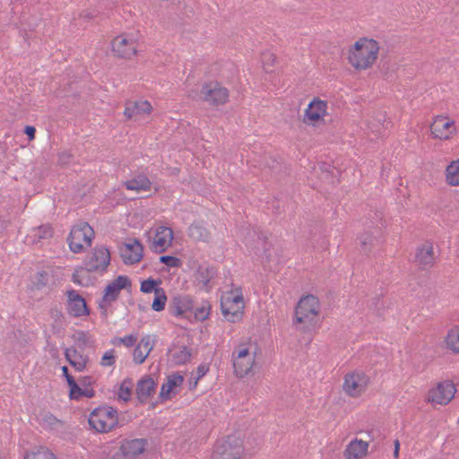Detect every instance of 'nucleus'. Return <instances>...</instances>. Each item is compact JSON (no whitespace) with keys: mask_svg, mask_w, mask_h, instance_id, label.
<instances>
[{"mask_svg":"<svg viewBox=\"0 0 459 459\" xmlns=\"http://www.w3.org/2000/svg\"><path fill=\"white\" fill-rule=\"evenodd\" d=\"M65 352H67L69 354V358H78L79 355H83L82 353L78 351L75 347L66 348L65 350Z\"/></svg>","mask_w":459,"mask_h":459,"instance_id":"052dcab7","label":"nucleus"},{"mask_svg":"<svg viewBox=\"0 0 459 459\" xmlns=\"http://www.w3.org/2000/svg\"><path fill=\"white\" fill-rule=\"evenodd\" d=\"M147 440L145 438H135L124 440L119 450L113 455V459H133L143 453Z\"/></svg>","mask_w":459,"mask_h":459,"instance_id":"9b49d317","label":"nucleus"},{"mask_svg":"<svg viewBox=\"0 0 459 459\" xmlns=\"http://www.w3.org/2000/svg\"><path fill=\"white\" fill-rule=\"evenodd\" d=\"M167 295L162 288H159L154 293V299L152 304V308L154 311L160 312L165 308L167 302Z\"/></svg>","mask_w":459,"mask_h":459,"instance_id":"f704fd0d","label":"nucleus"},{"mask_svg":"<svg viewBox=\"0 0 459 459\" xmlns=\"http://www.w3.org/2000/svg\"><path fill=\"white\" fill-rule=\"evenodd\" d=\"M184 382V377L179 373H174L168 377V384L170 387H178L181 385Z\"/></svg>","mask_w":459,"mask_h":459,"instance_id":"09e8293b","label":"nucleus"},{"mask_svg":"<svg viewBox=\"0 0 459 459\" xmlns=\"http://www.w3.org/2000/svg\"><path fill=\"white\" fill-rule=\"evenodd\" d=\"M76 342L82 351H83L87 346L93 345V342L90 341L88 334L83 331L77 332Z\"/></svg>","mask_w":459,"mask_h":459,"instance_id":"c03bdc74","label":"nucleus"},{"mask_svg":"<svg viewBox=\"0 0 459 459\" xmlns=\"http://www.w3.org/2000/svg\"><path fill=\"white\" fill-rule=\"evenodd\" d=\"M262 60H263V65H264V70L266 72H271L272 71L271 68L273 66V65L275 63L276 56L273 53H264Z\"/></svg>","mask_w":459,"mask_h":459,"instance_id":"de8ad7c7","label":"nucleus"},{"mask_svg":"<svg viewBox=\"0 0 459 459\" xmlns=\"http://www.w3.org/2000/svg\"><path fill=\"white\" fill-rule=\"evenodd\" d=\"M69 397L71 400H79L82 397V388L77 384L74 378L69 380Z\"/></svg>","mask_w":459,"mask_h":459,"instance_id":"79ce46f5","label":"nucleus"},{"mask_svg":"<svg viewBox=\"0 0 459 459\" xmlns=\"http://www.w3.org/2000/svg\"><path fill=\"white\" fill-rule=\"evenodd\" d=\"M319 169L322 172V179L330 181L333 185H335V183H339L340 180L337 179L334 181V178H337L340 176L341 172L338 170L334 166L328 164L326 162H321L319 164Z\"/></svg>","mask_w":459,"mask_h":459,"instance_id":"c756f323","label":"nucleus"},{"mask_svg":"<svg viewBox=\"0 0 459 459\" xmlns=\"http://www.w3.org/2000/svg\"><path fill=\"white\" fill-rule=\"evenodd\" d=\"M446 343L447 348L455 353H459V329H452L448 332L446 337Z\"/></svg>","mask_w":459,"mask_h":459,"instance_id":"c9c22d12","label":"nucleus"},{"mask_svg":"<svg viewBox=\"0 0 459 459\" xmlns=\"http://www.w3.org/2000/svg\"><path fill=\"white\" fill-rule=\"evenodd\" d=\"M82 396H85L87 398H92L95 396V391L91 388V389H88V388H85V389H82Z\"/></svg>","mask_w":459,"mask_h":459,"instance_id":"0e129e2a","label":"nucleus"},{"mask_svg":"<svg viewBox=\"0 0 459 459\" xmlns=\"http://www.w3.org/2000/svg\"><path fill=\"white\" fill-rule=\"evenodd\" d=\"M168 309L174 316L187 317L186 313L194 309V301L189 295L177 294L171 297Z\"/></svg>","mask_w":459,"mask_h":459,"instance_id":"f8f14e48","label":"nucleus"},{"mask_svg":"<svg viewBox=\"0 0 459 459\" xmlns=\"http://www.w3.org/2000/svg\"><path fill=\"white\" fill-rule=\"evenodd\" d=\"M232 357H233V359H255V355L250 356L248 348L242 347V346L239 347L237 357H235V352H233Z\"/></svg>","mask_w":459,"mask_h":459,"instance_id":"864d4df0","label":"nucleus"},{"mask_svg":"<svg viewBox=\"0 0 459 459\" xmlns=\"http://www.w3.org/2000/svg\"><path fill=\"white\" fill-rule=\"evenodd\" d=\"M244 454L243 441L236 436L217 440L212 459H240Z\"/></svg>","mask_w":459,"mask_h":459,"instance_id":"7ed1b4c3","label":"nucleus"},{"mask_svg":"<svg viewBox=\"0 0 459 459\" xmlns=\"http://www.w3.org/2000/svg\"><path fill=\"white\" fill-rule=\"evenodd\" d=\"M199 379L196 377L189 379V390H194L196 388Z\"/></svg>","mask_w":459,"mask_h":459,"instance_id":"338daca9","label":"nucleus"},{"mask_svg":"<svg viewBox=\"0 0 459 459\" xmlns=\"http://www.w3.org/2000/svg\"><path fill=\"white\" fill-rule=\"evenodd\" d=\"M211 307L209 302H205L201 307H197L195 310V318L196 320L204 321L208 318L209 316V310Z\"/></svg>","mask_w":459,"mask_h":459,"instance_id":"49530a36","label":"nucleus"},{"mask_svg":"<svg viewBox=\"0 0 459 459\" xmlns=\"http://www.w3.org/2000/svg\"><path fill=\"white\" fill-rule=\"evenodd\" d=\"M446 178L448 185L459 186V159L450 162L446 167Z\"/></svg>","mask_w":459,"mask_h":459,"instance_id":"7c9ffc66","label":"nucleus"},{"mask_svg":"<svg viewBox=\"0 0 459 459\" xmlns=\"http://www.w3.org/2000/svg\"><path fill=\"white\" fill-rule=\"evenodd\" d=\"M319 300L314 295H307L302 298L295 308L296 323H311L319 313Z\"/></svg>","mask_w":459,"mask_h":459,"instance_id":"39448f33","label":"nucleus"},{"mask_svg":"<svg viewBox=\"0 0 459 459\" xmlns=\"http://www.w3.org/2000/svg\"><path fill=\"white\" fill-rule=\"evenodd\" d=\"M23 133L28 136L30 141H32L35 138L36 128L32 126H26L24 127Z\"/></svg>","mask_w":459,"mask_h":459,"instance_id":"6e6d98bb","label":"nucleus"},{"mask_svg":"<svg viewBox=\"0 0 459 459\" xmlns=\"http://www.w3.org/2000/svg\"><path fill=\"white\" fill-rule=\"evenodd\" d=\"M108 304V302H102V299L99 303V308L100 309V314H101L102 317H104L105 319L108 317V309H107Z\"/></svg>","mask_w":459,"mask_h":459,"instance_id":"680f3d73","label":"nucleus"},{"mask_svg":"<svg viewBox=\"0 0 459 459\" xmlns=\"http://www.w3.org/2000/svg\"><path fill=\"white\" fill-rule=\"evenodd\" d=\"M110 264V252L104 246L95 247L84 260L87 270L103 273Z\"/></svg>","mask_w":459,"mask_h":459,"instance_id":"423d86ee","label":"nucleus"},{"mask_svg":"<svg viewBox=\"0 0 459 459\" xmlns=\"http://www.w3.org/2000/svg\"><path fill=\"white\" fill-rule=\"evenodd\" d=\"M173 240V230L165 226H160L157 229L156 234L151 247L156 253L160 254L169 247Z\"/></svg>","mask_w":459,"mask_h":459,"instance_id":"f3484780","label":"nucleus"},{"mask_svg":"<svg viewBox=\"0 0 459 459\" xmlns=\"http://www.w3.org/2000/svg\"><path fill=\"white\" fill-rule=\"evenodd\" d=\"M209 370V367L205 364H201L197 367V377L196 378L197 379H200L202 378L204 376H205V374L208 372Z\"/></svg>","mask_w":459,"mask_h":459,"instance_id":"4d7b16f0","label":"nucleus"},{"mask_svg":"<svg viewBox=\"0 0 459 459\" xmlns=\"http://www.w3.org/2000/svg\"><path fill=\"white\" fill-rule=\"evenodd\" d=\"M264 167L269 168L273 171L279 170L281 169V162L275 157H264Z\"/></svg>","mask_w":459,"mask_h":459,"instance_id":"8fccbe9b","label":"nucleus"},{"mask_svg":"<svg viewBox=\"0 0 459 459\" xmlns=\"http://www.w3.org/2000/svg\"><path fill=\"white\" fill-rule=\"evenodd\" d=\"M150 335L143 336L133 352L134 361L142 364L153 348Z\"/></svg>","mask_w":459,"mask_h":459,"instance_id":"4be33fe9","label":"nucleus"},{"mask_svg":"<svg viewBox=\"0 0 459 459\" xmlns=\"http://www.w3.org/2000/svg\"><path fill=\"white\" fill-rule=\"evenodd\" d=\"M137 341V336L136 335H134V334H129V335H126L123 338H114L111 342L113 344H124L126 347H132L134 345V343L136 342Z\"/></svg>","mask_w":459,"mask_h":459,"instance_id":"a18cd8bd","label":"nucleus"},{"mask_svg":"<svg viewBox=\"0 0 459 459\" xmlns=\"http://www.w3.org/2000/svg\"><path fill=\"white\" fill-rule=\"evenodd\" d=\"M88 423L98 433H108L119 426L117 411L107 404L100 405L90 413Z\"/></svg>","mask_w":459,"mask_h":459,"instance_id":"f03ea898","label":"nucleus"},{"mask_svg":"<svg viewBox=\"0 0 459 459\" xmlns=\"http://www.w3.org/2000/svg\"><path fill=\"white\" fill-rule=\"evenodd\" d=\"M254 364L255 359H233V367L236 376L238 377H244L251 371Z\"/></svg>","mask_w":459,"mask_h":459,"instance_id":"cd10ccee","label":"nucleus"},{"mask_svg":"<svg viewBox=\"0 0 459 459\" xmlns=\"http://www.w3.org/2000/svg\"><path fill=\"white\" fill-rule=\"evenodd\" d=\"M243 302L242 295H233L230 293L227 297H222L221 299V310L224 317L229 322H238L243 316Z\"/></svg>","mask_w":459,"mask_h":459,"instance_id":"0eeeda50","label":"nucleus"},{"mask_svg":"<svg viewBox=\"0 0 459 459\" xmlns=\"http://www.w3.org/2000/svg\"><path fill=\"white\" fill-rule=\"evenodd\" d=\"M394 445V456L395 458H398V456H399V449H400V442H399V440L395 439Z\"/></svg>","mask_w":459,"mask_h":459,"instance_id":"774afa93","label":"nucleus"},{"mask_svg":"<svg viewBox=\"0 0 459 459\" xmlns=\"http://www.w3.org/2000/svg\"><path fill=\"white\" fill-rule=\"evenodd\" d=\"M354 50H350L349 63L357 70L370 67L377 58L379 52L378 42L373 39H360L353 45Z\"/></svg>","mask_w":459,"mask_h":459,"instance_id":"f257e3e1","label":"nucleus"},{"mask_svg":"<svg viewBox=\"0 0 459 459\" xmlns=\"http://www.w3.org/2000/svg\"><path fill=\"white\" fill-rule=\"evenodd\" d=\"M369 378L364 372L349 373L344 377L343 389L350 396L359 395L367 387Z\"/></svg>","mask_w":459,"mask_h":459,"instance_id":"9d476101","label":"nucleus"},{"mask_svg":"<svg viewBox=\"0 0 459 459\" xmlns=\"http://www.w3.org/2000/svg\"><path fill=\"white\" fill-rule=\"evenodd\" d=\"M134 386L133 379L130 377H127L124 379V381L121 383L119 391H118V399L123 400L124 402H128L131 400L132 395V390Z\"/></svg>","mask_w":459,"mask_h":459,"instance_id":"473e14b6","label":"nucleus"},{"mask_svg":"<svg viewBox=\"0 0 459 459\" xmlns=\"http://www.w3.org/2000/svg\"><path fill=\"white\" fill-rule=\"evenodd\" d=\"M156 388V383L150 376L141 378L136 385L135 394L140 403L143 404L151 398Z\"/></svg>","mask_w":459,"mask_h":459,"instance_id":"a211bd4d","label":"nucleus"},{"mask_svg":"<svg viewBox=\"0 0 459 459\" xmlns=\"http://www.w3.org/2000/svg\"><path fill=\"white\" fill-rule=\"evenodd\" d=\"M50 314L52 317L55 318V321H61L64 318V315L57 307H53L50 309Z\"/></svg>","mask_w":459,"mask_h":459,"instance_id":"13d9d810","label":"nucleus"},{"mask_svg":"<svg viewBox=\"0 0 459 459\" xmlns=\"http://www.w3.org/2000/svg\"><path fill=\"white\" fill-rule=\"evenodd\" d=\"M430 132L436 139L448 140L455 134V122L446 117L437 116L430 125Z\"/></svg>","mask_w":459,"mask_h":459,"instance_id":"ddd939ff","label":"nucleus"},{"mask_svg":"<svg viewBox=\"0 0 459 459\" xmlns=\"http://www.w3.org/2000/svg\"><path fill=\"white\" fill-rule=\"evenodd\" d=\"M159 261L169 267L178 268L182 265V261L178 257L173 255H161L160 256Z\"/></svg>","mask_w":459,"mask_h":459,"instance_id":"37998d69","label":"nucleus"},{"mask_svg":"<svg viewBox=\"0 0 459 459\" xmlns=\"http://www.w3.org/2000/svg\"><path fill=\"white\" fill-rule=\"evenodd\" d=\"M132 281L126 275H119L113 281L108 284L104 290L102 297V302H108L110 304L116 301L120 294V291L124 289H130Z\"/></svg>","mask_w":459,"mask_h":459,"instance_id":"4468645a","label":"nucleus"},{"mask_svg":"<svg viewBox=\"0 0 459 459\" xmlns=\"http://www.w3.org/2000/svg\"><path fill=\"white\" fill-rule=\"evenodd\" d=\"M53 236V229L49 224L41 225L32 230L33 242L47 239Z\"/></svg>","mask_w":459,"mask_h":459,"instance_id":"72a5a7b5","label":"nucleus"},{"mask_svg":"<svg viewBox=\"0 0 459 459\" xmlns=\"http://www.w3.org/2000/svg\"><path fill=\"white\" fill-rule=\"evenodd\" d=\"M94 230L88 222H81L74 225L67 238L68 245L72 252L78 254L82 251L83 245L86 243L88 246L91 245L92 238H94Z\"/></svg>","mask_w":459,"mask_h":459,"instance_id":"20e7f679","label":"nucleus"},{"mask_svg":"<svg viewBox=\"0 0 459 459\" xmlns=\"http://www.w3.org/2000/svg\"><path fill=\"white\" fill-rule=\"evenodd\" d=\"M160 283H161L160 280H155V279L150 277V278L141 281L140 290L143 293H152V292L155 293L156 290H158V289L160 288L158 286Z\"/></svg>","mask_w":459,"mask_h":459,"instance_id":"58836bf2","label":"nucleus"},{"mask_svg":"<svg viewBox=\"0 0 459 459\" xmlns=\"http://www.w3.org/2000/svg\"><path fill=\"white\" fill-rule=\"evenodd\" d=\"M201 97L211 105H223L228 101L229 91L217 82H210L202 86Z\"/></svg>","mask_w":459,"mask_h":459,"instance_id":"6e6552de","label":"nucleus"},{"mask_svg":"<svg viewBox=\"0 0 459 459\" xmlns=\"http://www.w3.org/2000/svg\"><path fill=\"white\" fill-rule=\"evenodd\" d=\"M415 262H417L421 269H427L434 264V253L433 247L431 244L424 245L417 249L415 255Z\"/></svg>","mask_w":459,"mask_h":459,"instance_id":"5701e85b","label":"nucleus"},{"mask_svg":"<svg viewBox=\"0 0 459 459\" xmlns=\"http://www.w3.org/2000/svg\"><path fill=\"white\" fill-rule=\"evenodd\" d=\"M455 386L452 381L440 382L429 391L428 401L432 404H447L455 396Z\"/></svg>","mask_w":459,"mask_h":459,"instance_id":"1a4fd4ad","label":"nucleus"},{"mask_svg":"<svg viewBox=\"0 0 459 459\" xmlns=\"http://www.w3.org/2000/svg\"><path fill=\"white\" fill-rule=\"evenodd\" d=\"M79 382L84 387L90 386L94 383L92 377L86 376L79 378Z\"/></svg>","mask_w":459,"mask_h":459,"instance_id":"bf43d9fd","label":"nucleus"},{"mask_svg":"<svg viewBox=\"0 0 459 459\" xmlns=\"http://www.w3.org/2000/svg\"><path fill=\"white\" fill-rule=\"evenodd\" d=\"M81 17L86 21H91V19H93L94 15L89 11H83L81 13Z\"/></svg>","mask_w":459,"mask_h":459,"instance_id":"69168bd1","label":"nucleus"},{"mask_svg":"<svg viewBox=\"0 0 459 459\" xmlns=\"http://www.w3.org/2000/svg\"><path fill=\"white\" fill-rule=\"evenodd\" d=\"M188 237L195 241L208 242L211 237L210 231L203 225L202 222H193L188 227Z\"/></svg>","mask_w":459,"mask_h":459,"instance_id":"393cba45","label":"nucleus"},{"mask_svg":"<svg viewBox=\"0 0 459 459\" xmlns=\"http://www.w3.org/2000/svg\"><path fill=\"white\" fill-rule=\"evenodd\" d=\"M65 359L68 361V363L76 370L79 372H82L85 369L88 362L90 361V359L87 355H79L80 361H75L74 359L69 358V354L67 352H65Z\"/></svg>","mask_w":459,"mask_h":459,"instance_id":"4c0bfd02","label":"nucleus"},{"mask_svg":"<svg viewBox=\"0 0 459 459\" xmlns=\"http://www.w3.org/2000/svg\"><path fill=\"white\" fill-rule=\"evenodd\" d=\"M112 51L120 58L129 59L136 55V48L133 46V42H129L125 38L120 39V37H117L112 41Z\"/></svg>","mask_w":459,"mask_h":459,"instance_id":"aec40b11","label":"nucleus"},{"mask_svg":"<svg viewBox=\"0 0 459 459\" xmlns=\"http://www.w3.org/2000/svg\"><path fill=\"white\" fill-rule=\"evenodd\" d=\"M125 247L126 252H129V254H122L125 264H133L141 261L143 255V247L138 239L134 238L133 243H126Z\"/></svg>","mask_w":459,"mask_h":459,"instance_id":"412c9836","label":"nucleus"},{"mask_svg":"<svg viewBox=\"0 0 459 459\" xmlns=\"http://www.w3.org/2000/svg\"><path fill=\"white\" fill-rule=\"evenodd\" d=\"M327 102L319 99H313L307 108L305 110L303 122L307 125H315V123L323 120L326 115Z\"/></svg>","mask_w":459,"mask_h":459,"instance_id":"dca6fc26","label":"nucleus"},{"mask_svg":"<svg viewBox=\"0 0 459 459\" xmlns=\"http://www.w3.org/2000/svg\"><path fill=\"white\" fill-rule=\"evenodd\" d=\"M115 351L110 350L108 351H106L101 359V365L102 366H112L115 364L116 359L114 355Z\"/></svg>","mask_w":459,"mask_h":459,"instance_id":"3c124183","label":"nucleus"},{"mask_svg":"<svg viewBox=\"0 0 459 459\" xmlns=\"http://www.w3.org/2000/svg\"><path fill=\"white\" fill-rule=\"evenodd\" d=\"M152 107L147 100L144 101H133L126 103L124 110V115L127 119L134 118V120L139 119V117L145 114H150Z\"/></svg>","mask_w":459,"mask_h":459,"instance_id":"6ab92c4d","label":"nucleus"},{"mask_svg":"<svg viewBox=\"0 0 459 459\" xmlns=\"http://www.w3.org/2000/svg\"><path fill=\"white\" fill-rule=\"evenodd\" d=\"M62 373H63V376L65 377V380L67 382V385L69 384V380L71 378H74L70 373H69V370H68V368L66 366H63L62 367Z\"/></svg>","mask_w":459,"mask_h":459,"instance_id":"e2e57ef3","label":"nucleus"},{"mask_svg":"<svg viewBox=\"0 0 459 459\" xmlns=\"http://www.w3.org/2000/svg\"><path fill=\"white\" fill-rule=\"evenodd\" d=\"M173 388L169 386L168 383L163 384L160 388L159 397L161 400H169L171 398V392Z\"/></svg>","mask_w":459,"mask_h":459,"instance_id":"603ef678","label":"nucleus"},{"mask_svg":"<svg viewBox=\"0 0 459 459\" xmlns=\"http://www.w3.org/2000/svg\"><path fill=\"white\" fill-rule=\"evenodd\" d=\"M368 447V443L363 440L351 441L347 449L345 450V455L347 459H359L366 455Z\"/></svg>","mask_w":459,"mask_h":459,"instance_id":"b1692460","label":"nucleus"},{"mask_svg":"<svg viewBox=\"0 0 459 459\" xmlns=\"http://www.w3.org/2000/svg\"><path fill=\"white\" fill-rule=\"evenodd\" d=\"M87 273H91L90 271L87 270V267L77 268L72 275L73 281L82 286H89L90 284L92 283L91 277L87 276V281H83L81 276L82 273L87 274Z\"/></svg>","mask_w":459,"mask_h":459,"instance_id":"ea45409f","label":"nucleus"},{"mask_svg":"<svg viewBox=\"0 0 459 459\" xmlns=\"http://www.w3.org/2000/svg\"><path fill=\"white\" fill-rule=\"evenodd\" d=\"M67 294V311L70 316L74 317H80L82 316H88L91 312L87 303L82 296L76 290H70Z\"/></svg>","mask_w":459,"mask_h":459,"instance_id":"2eb2a0df","label":"nucleus"},{"mask_svg":"<svg viewBox=\"0 0 459 459\" xmlns=\"http://www.w3.org/2000/svg\"><path fill=\"white\" fill-rule=\"evenodd\" d=\"M216 273L217 270L213 266H199L195 273V278L204 286H207L210 280L212 279Z\"/></svg>","mask_w":459,"mask_h":459,"instance_id":"2f4dec72","label":"nucleus"},{"mask_svg":"<svg viewBox=\"0 0 459 459\" xmlns=\"http://www.w3.org/2000/svg\"><path fill=\"white\" fill-rule=\"evenodd\" d=\"M191 357V350L186 346H182L179 351L173 353L172 360L176 365H184L190 361Z\"/></svg>","mask_w":459,"mask_h":459,"instance_id":"e433bc0d","label":"nucleus"},{"mask_svg":"<svg viewBox=\"0 0 459 459\" xmlns=\"http://www.w3.org/2000/svg\"><path fill=\"white\" fill-rule=\"evenodd\" d=\"M73 155L69 152H63L58 154V164L65 166L70 163Z\"/></svg>","mask_w":459,"mask_h":459,"instance_id":"5fc2aeb1","label":"nucleus"},{"mask_svg":"<svg viewBox=\"0 0 459 459\" xmlns=\"http://www.w3.org/2000/svg\"><path fill=\"white\" fill-rule=\"evenodd\" d=\"M358 239L360 243L361 251L365 254L369 253L375 246L380 244V238L374 236L373 233L369 231L361 233L358 237Z\"/></svg>","mask_w":459,"mask_h":459,"instance_id":"bb28decb","label":"nucleus"},{"mask_svg":"<svg viewBox=\"0 0 459 459\" xmlns=\"http://www.w3.org/2000/svg\"><path fill=\"white\" fill-rule=\"evenodd\" d=\"M125 186L128 190H150L152 187V182L147 176L139 174L134 178L127 180L124 183Z\"/></svg>","mask_w":459,"mask_h":459,"instance_id":"a878e982","label":"nucleus"},{"mask_svg":"<svg viewBox=\"0 0 459 459\" xmlns=\"http://www.w3.org/2000/svg\"><path fill=\"white\" fill-rule=\"evenodd\" d=\"M50 279L51 275L48 272L41 271L37 273L33 282L38 290H41L43 287L48 285Z\"/></svg>","mask_w":459,"mask_h":459,"instance_id":"a19ab883","label":"nucleus"},{"mask_svg":"<svg viewBox=\"0 0 459 459\" xmlns=\"http://www.w3.org/2000/svg\"><path fill=\"white\" fill-rule=\"evenodd\" d=\"M24 459H56L55 454L46 446H37L27 452Z\"/></svg>","mask_w":459,"mask_h":459,"instance_id":"c85d7f7f","label":"nucleus"}]
</instances>
